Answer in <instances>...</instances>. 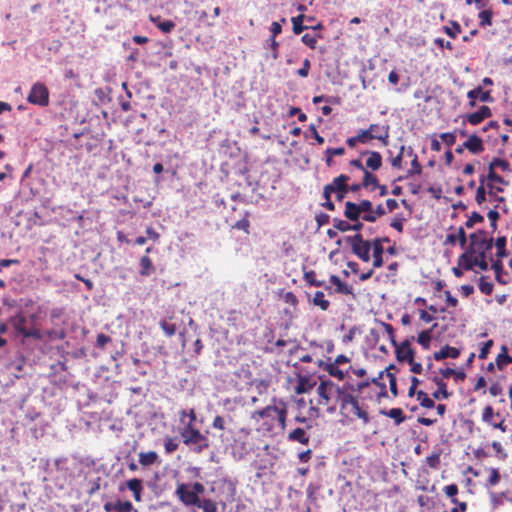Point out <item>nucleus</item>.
Masks as SVG:
<instances>
[{
  "label": "nucleus",
  "instance_id": "4c0bfd02",
  "mask_svg": "<svg viewBox=\"0 0 512 512\" xmlns=\"http://www.w3.org/2000/svg\"><path fill=\"white\" fill-rule=\"evenodd\" d=\"M195 507L202 509L203 512H217V503L207 498H200L199 503Z\"/></svg>",
  "mask_w": 512,
  "mask_h": 512
},
{
  "label": "nucleus",
  "instance_id": "f257e3e1",
  "mask_svg": "<svg viewBox=\"0 0 512 512\" xmlns=\"http://www.w3.org/2000/svg\"><path fill=\"white\" fill-rule=\"evenodd\" d=\"M37 315L35 313H28L20 310L14 316H11L9 323L13 326L15 331L22 335L23 338H34L40 340L42 335L39 329L35 327Z\"/></svg>",
  "mask_w": 512,
  "mask_h": 512
},
{
  "label": "nucleus",
  "instance_id": "393cba45",
  "mask_svg": "<svg viewBox=\"0 0 512 512\" xmlns=\"http://www.w3.org/2000/svg\"><path fill=\"white\" fill-rule=\"evenodd\" d=\"M87 482V493L88 495L95 494L100 489L101 477L96 475L95 473H88L85 477Z\"/></svg>",
  "mask_w": 512,
  "mask_h": 512
},
{
  "label": "nucleus",
  "instance_id": "09e8293b",
  "mask_svg": "<svg viewBox=\"0 0 512 512\" xmlns=\"http://www.w3.org/2000/svg\"><path fill=\"white\" fill-rule=\"evenodd\" d=\"M377 323L384 329V331L388 335V339L391 342L393 346H396V338L394 334V328L391 324L383 322V321H377Z\"/></svg>",
  "mask_w": 512,
  "mask_h": 512
},
{
  "label": "nucleus",
  "instance_id": "9d476101",
  "mask_svg": "<svg viewBox=\"0 0 512 512\" xmlns=\"http://www.w3.org/2000/svg\"><path fill=\"white\" fill-rule=\"evenodd\" d=\"M484 234H487V232L483 229H479L469 235L470 243L466 248L474 255L483 257V253H486L484 248Z\"/></svg>",
  "mask_w": 512,
  "mask_h": 512
},
{
  "label": "nucleus",
  "instance_id": "5701e85b",
  "mask_svg": "<svg viewBox=\"0 0 512 512\" xmlns=\"http://www.w3.org/2000/svg\"><path fill=\"white\" fill-rule=\"evenodd\" d=\"M150 21L163 33H170L175 28L176 24L172 20H163L160 16L150 15Z\"/></svg>",
  "mask_w": 512,
  "mask_h": 512
},
{
  "label": "nucleus",
  "instance_id": "7ed1b4c3",
  "mask_svg": "<svg viewBox=\"0 0 512 512\" xmlns=\"http://www.w3.org/2000/svg\"><path fill=\"white\" fill-rule=\"evenodd\" d=\"M261 418H271L278 421L281 429L286 427L287 402L276 397L272 398L271 404L256 412Z\"/></svg>",
  "mask_w": 512,
  "mask_h": 512
},
{
  "label": "nucleus",
  "instance_id": "ea45409f",
  "mask_svg": "<svg viewBox=\"0 0 512 512\" xmlns=\"http://www.w3.org/2000/svg\"><path fill=\"white\" fill-rule=\"evenodd\" d=\"M417 400L420 402V405L424 408L432 409L435 407L434 400L430 398L428 394L422 390L417 391Z\"/></svg>",
  "mask_w": 512,
  "mask_h": 512
},
{
  "label": "nucleus",
  "instance_id": "e433bc0d",
  "mask_svg": "<svg viewBox=\"0 0 512 512\" xmlns=\"http://www.w3.org/2000/svg\"><path fill=\"white\" fill-rule=\"evenodd\" d=\"M324 297H325V295H324V293L322 291H317L314 294V297L312 299V303L315 306L320 307L321 310L326 311V310H328V308L330 306V302L328 300H326Z\"/></svg>",
  "mask_w": 512,
  "mask_h": 512
},
{
  "label": "nucleus",
  "instance_id": "13d9d810",
  "mask_svg": "<svg viewBox=\"0 0 512 512\" xmlns=\"http://www.w3.org/2000/svg\"><path fill=\"white\" fill-rule=\"evenodd\" d=\"M445 494L451 498L452 503H458V499L455 496L458 493V486L456 484H450L444 488Z\"/></svg>",
  "mask_w": 512,
  "mask_h": 512
},
{
  "label": "nucleus",
  "instance_id": "423d86ee",
  "mask_svg": "<svg viewBox=\"0 0 512 512\" xmlns=\"http://www.w3.org/2000/svg\"><path fill=\"white\" fill-rule=\"evenodd\" d=\"M27 101L31 104L46 107L49 105V90L45 84L36 82L32 85Z\"/></svg>",
  "mask_w": 512,
  "mask_h": 512
},
{
  "label": "nucleus",
  "instance_id": "4be33fe9",
  "mask_svg": "<svg viewBox=\"0 0 512 512\" xmlns=\"http://www.w3.org/2000/svg\"><path fill=\"white\" fill-rule=\"evenodd\" d=\"M343 214L349 221H358L362 216L358 204L352 201L345 203Z\"/></svg>",
  "mask_w": 512,
  "mask_h": 512
},
{
  "label": "nucleus",
  "instance_id": "3c124183",
  "mask_svg": "<svg viewBox=\"0 0 512 512\" xmlns=\"http://www.w3.org/2000/svg\"><path fill=\"white\" fill-rule=\"evenodd\" d=\"M493 287H494L493 283L487 282L485 276H481L479 278V290L483 294L490 295L493 292Z\"/></svg>",
  "mask_w": 512,
  "mask_h": 512
},
{
  "label": "nucleus",
  "instance_id": "a18cd8bd",
  "mask_svg": "<svg viewBox=\"0 0 512 512\" xmlns=\"http://www.w3.org/2000/svg\"><path fill=\"white\" fill-rule=\"evenodd\" d=\"M484 221V217L477 211H473L472 214L465 222V227L470 229L473 228L475 224L482 223Z\"/></svg>",
  "mask_w": 512,
  "mask_h": 512
},
{
  "label": "nucleus",
  "instance_id": "6e6552de",
  "mask_svg": "<svg viewBox=\"0 0 512 512\" xmlns=\"http://www.w3.org/2000/svg\"><path fill=\"white\" fill-rule=\"evenodd\" d=\"M236 484L237 481L229 477H223L218 481L219 488L225 494L224 500L220 501L224 509L227 503H232L235 501V496L237 492Z\"/></svg>",
  "mask_w": 512,
  "mask_h": 512
},
{
  "label": "nucleus",
  "instance_id": "c756f323",
  "mask_svg": "<svg viewBox=\"0 0 512 512\" xmlns=\"http://www.w3.org/2000/svg\"><path fill=\"white\" fill-rule=\"evenodd\" d=\"M127 487L130 491L133 492L134 498L136 501L141 500V492H142V480L138 478H133L127 481Z\"/></svg>",
  "mask_w": 512,
  "mask_h": 512
},
{
  "label": "nucleus",
  "instance_id": "f3484780",
  "mask_svg": "<svg viewBox=\"0 0 512 512\" xmlns=\"http://www.w3.org/2000/svg\"><path fill=\"white\" fill-rule=\"evenodd\" d=\"M468 99H479L484 103H492L494 102V98L491 95V91H483L482 85L477 86L476 88L468 91L467 93Z\"/></svg>",
  "mask_w": 512,
  "mask_h": 512
},
{
  "label": "nucleus",
  "instance_id": "79ce46f5",
  "mask_svg": "<svg viewBox=\"0 0 512 512\" xmlns=\"http://www.w3.org/2000/svg\"><path fill=\"white\" fill-rule=\"evenodd\" d=\"M396 359L399 362H412L414 359V350L413 349H404L403 351L396 349L395 350Z\"/></svg>",
  "mask_w": 512,
  "mask_h": 512
},
{
  "label": "nucleus",
  "instance_id": "c9c22d12",
  "mask_svg": "<svg viewBox=\"0 0 512 512\" xmlns=\"http://www.w3.org/2000/svg\"><path fill=\"white\" fill-rule=\"evenodd\" d=\"M442 454V450L437 448L432 452L431 455L426 457V464L432 469H438L440 466V457Z\"/></svg>",
  "mask_w": 512,
  "mask_h": 512
},
{
  "label": "nucleus",
  "instance_id": "4d7b16f0",
  "mask_svg": "<svg viewBox=\"0 0 512 512\" xmlns=\"http://www.w3.org/2000/svg\"><path fill=\"white\" fill-rule=\"evenodd\" d=\"M333 226L336 230H338L340 232L350 231V223L348 221H345V220H342L339 218L333 219Z\"/></svg>",
  "mask_w": 512,
  "mask_h": 512
},
{
  "label": "nucleus",
  "instance_id": "5fc2aeb1",
  "mask_svg": "<svg viewBox=\"0 0 512 512\" xmlns=\"http://www.w3.org/2000/svg\"><path fill=\"white\" fill-rule=\"evenodd\" d=\"M444 31L449 37L456 38L461 31V27L458 22L451 21V26H444Z\"/></svg>",
  "mask_w": 512,
  "mask_h": 512
},
{
  "label": "nucleus",
  "instance_id": "69168bd1",
  "mask_svg": "<svg viewBox=\"0 0 512 512\" xmlns=\"http://www.w3.org/2000/svg\"><path fill=\"white\" fill-rule=\"evenodd\" d=\"M249 213L246 212L245 213V216L238 220L235 224H234V228L238 229V230H242L244 232H248V229H249V226H250V222L249 220L247 219Z\"/></svg>",
  "mask_w": 512,
  "mask_h": 512
},
{
  "label": "nucleus",
  "instance_id": "20e7f679",
  "mask_svg": "<svg viewBox=\"0 0 512 512\" xmlns=\"http://www.w3.org/2000/svg\"><path fill=\"white\" fill-rule=\"evenodd\" d=\"M344 240L351 246L353 254L359 259L363 262L370 261L371 241L364 240L361 233L346 236Z\"/></svg>",
  "mask_w": 512,
  "mask_h": 512
},
{
  "label": "nucleus",
  "instance_id": "f704fd0d",
  "mask_svg": "<svg viewBox=\"0 0 512 512\" xmlns=\"http://www.w3.org/2000/svg\"><path fill=\"white\" fill-rule=\"evenodd\" d=\"M336 393L342 402L343 408L346 407V405L352 406L358 401L352 394L345 393L341 387H336Z\"/></svg>",
  "mask_w": 512,
  "mask_h": 512
},
{
  "label": "nucleus",
  "instance_id": "72a5a7b5",
  "mask_svg": "<svg viewBox=\"0 0 512 512\" xmlns=\"http://www.w3.org/2000/svg\"><path fill=\"white\" fill-rule=\"evenodd\" d=\"M507 238L505 236H499L495 240L496 246V257L502 259L508 255L506 250Z\"/></svg>",
  "mask_w": 512,
  "mask_h": 512
},
{
  "label": "nucleus",
  "instance_id": "aec40b11",
  "mask_svg": "<svg viewBox=\"0 0 512 512\" xmlns=\"http://www.w3.org/2000/svg\"><path fill=\"white\" fill-rule=\"evenodd\" d=\"M371 248L373 249V258H374L373 259V267L374 268H379L384 263V260H383L384 248L381 245V240L374 239L371 242Z\"/></svg>",
  "mask_w": 512,
  "mask_h": 512
},
{
  "label": "nucleus",
  "instance_id": "2eb2a0df",
  "mask_svg": "<svg viewBox=\"0 0 512 512\" xmlns=\"http://www.w3.org/2000/svg\"><path fill=\"white\" fill-rule=\"evenodd\" d=\"M106 512H132L133 505L130 501L117 500L116 502H106L103 506Z\"/></svg>",
  "mask_w": 512,
  "mask_h": 512
},
{
  "label": "nucleus",
  "instance_id": "bf43d9fd",
  "mask_svg": "<svg viewBox=\"0 0 512 512\" xmlns=\"http://www.w3.org/2000/svg\"><path fill=\"white\" fill-rule=\"evenodd\" d=\"M489 167H492L493 169L495 167H499L503 171H510V164L508 163V161L501 158H494L489 164Z\"/></svg>",
  "mask_w": 512,
  "mask_h": 512
},
{
  "label": "nucleus",
  "instance_id": "864d4df0",
  "mask_svg": "<svg viewBox=\"0 0 512 512\" xmlns=\"http://www.w3.org/2000/svg\"><path fill=\"white\" fill-rule=\"evenodd\" d=\"M488 195L487 186L479 185L476 190L475 201L478 205H482L486 201Z\"/></svg>",
  "mask_w": 512,
  "mask_h": 512
},
{
  "label": "nucleus",
  "instance_id": "37998d69",
  "mask_svg": "<svg viewBox=\"0 0 512 512\" xmlns=\"http://www.w3.org/2000/svg\"><path fill=\"white\" fill-rule=\"evenodd\" d=\"M362 186L364 188H367L369 186H372V190L374 188H376L377 186H379V182H378V179L375 175H373L371 172H369L368 170H364V177H363V180H362Z\"/></svg>",
  "mask_w": 512,
  "mask_h": 512
},
{
  "label": "nucleus",
  "instance_id": "dca6fc26",
  "mask_svg": "<svg viewBox=\"0 0 512 512\" xmlns=\"http://www.w3.org/2000/svg\"><path fill=\"white\" fill-rule=\"evenodd\" d=\"M316 385V381L311 380L310 376L298 375V382L295 387L297 394H304L310 392Z\"/></svg>",
  "mask_w": 512,
  "mask_h": 512
},
{
  "label": "nucleus",
  "instance_id": "9b49d317",
  "mask_svg": "<svg viewBox=\"0 0 512 512\" xmlns=\"http://www.w3.org/2000/svg\"><path fill=\"white\" fill-rule=\"evenodd\" d=\"M429 379H431V381L437 386V390H435L432 393V397L434 399H437V400L448 399L451 396L452 393L448 392L447 384L443 378H441L437 375H434V376L429 377Z\"/></svg>",
  "mask_w": 512,
  "mask_h": 512
},
{
  "label": "nucleus",
  "instance_id": "774afa93",
  "mask_svg": "<svg viewBox=\"0 0 512 512\" xmlns=\"http://www.w3.org/2000/svg\"><path fill=\"white\" fill-rule=\"evenodd\" d=\"M311 67V62L308 58H305L302 63V67L297 70V75H299L302 78H305L309 75Z\"/></svg>",
  "mask_w": 512,
  "mask_h": 512
},
{
  "label": "nucleus",
  "instance_id": "8fccbe9b",
  "mask_svg": "<svg viewBox=\"0 0 512 512\" xmlns=\"http://www.w3.org/2000/svg\"><path fill=\"white\" fill-rule=\"evenodd\" d=\"M159 325H160L161 329L164 331V333L166 334V336H168V337L175 335V333L177 331L176 324L169 323L166 320H161L159 322Z\"/></svg>",
  "mask_w": 512,
  "mask_h": 512
},
{
  "label": "nucleus",
  "instance_id": "052dcab7",
  "mask_svg": "<svg viewBox=\"0 0 512 512\" xmlns=\"http://www.w3.org/2000/svg\"><path fill=\"white\" fill-rule=\"evenodd\" d=\"M281 23H286L285 18H281L280 22L274 21L271 23V26L269 28L271 32L270 38H276L277 35H279L282 32V25Z\"/></svg>",
  "mask_w": 512,
  "mask_h": 512
},
{
  "label": "nucleus",
  "instance_id": "6e6d98bb",
  "mask_svg": "<svg viewBox=\"0 0 512 512\" xmlns=\"http://www.w3.org/2000/svg\"><path fill=\"white\" fill-rule=\"evenodd\" d=\"M483 117L481 116V114L477 111L471 113V114H467L465 116H463V121H468L471 125H478L480 124L482 121H483Z\"/></svg>",
  "mask_w": 512,
  "mask_h": 512
},
{
  "label": "nucleus",
  "instance_id": "603ef678",
  "mask_svg": "<svg viewBox=\"0 0 512 512\" xmlns=\"http://www.w3.org/2000/svg\"><path fill=\"white\" fill-rule=\"evenodd\" d=\"M405 218L403 216L402 213H398L394 216V218L392 219L391 223H390V226L392 228H394L396 231L398 232H403V223L405 222Z\"/></svg>",
  "mask_w": 512,
  "mask_h": 512
},
{
  "label": "nucleus",
  "instance_id": "0eeeda50",
  "mask_svg": "<svg viewBox=\"0 0 512 512\" xmlns=\"http://www.w3.org/2000/svg\"><path fill=\"white\" fill-rule=\"evenodd\" d=\"M379 129L378 124H370L368 129H361L358 131L359 134H364L363 140L365 144L373 139L379 140L384 146L388 145L389 142V125L382 126V134H375V131Z\"/></svg>",
  "mask_w": 512,
  "mask_h": 512
},
{
  "label": "nucleus",
  "instance_id": "c03bdc74",
  "mask_svg": "<svg viewBox=\"0 0 512 512\" xmlns=\"http://www.w3.org/2000/svg\"><path fill=\"white\" fill-rule=\"evenodd\" d=\"M315 272L313 270L307 271L304 273V280L310 285L314 287H323L325 286L324 281L317 280L315 278Z\"/></svg>",
  "mask_w": 512,
  "mask_h": 512
},
{
  "label": "nucleus",
  "instance_id": "a878e982",
  "mask_svg": "<svg viewBox=\"0 0 512 512\" xmlns=\"http://www.w3.org/2000/svg\"><path fill=\"white\" fill-rule=\"evenodd\" d=\"M139 265H140L139 273L141 276L149 277L155 271V267L152 263V260L150 259V257L148 255H144L140 258Z\"/></svg>",
  "mask_w": 512,
  "mask_h": 512
},
{
  "label": "nucleus",
  "instance_id": "58836bf2",
  "mask_svg": "<svg viewBox=\"0 0 512 512\" xmlns=\"http://www.w3.org/2000/svg\"><path fill=\"white\" fill-rule=\"evenodd\" d=\"M331 358H328V364H325V370L329 373L330 376H333L339 380H343L345 378V373L338 368L337 365L330 362Z\"/></svg>",
  "mask_w": 512,
  "mask_h": 512
},
{
  "label": "nucleus",
  "instance_id": "680f3d73",
  "mask_svg": "<svg viewBox=\"0 0 512 512\" xmlns=\"http://www.w3.org/2000/svg\"><path fill=\"white\" fill-rule=\"evenodd\" d=\"M411 166H412V168L410 170H408V172H407V177H411L414 174H421L422 167L418 161L417 155H414V158L411 161Z\"/></svg>",
  "mask_w": 512,
  "mask_h": 512
},
{
  "label": "nucleus",
  "instance_id": "a19ab883",
  "mask_svg": "<svg viewBox=\"0 0 512 512\" xmlns=\"http://www.w3.org/2000/svg\"><path fill=\"white\" fill-rule=\"evenodd\" d=\"M493 12L491 9L481 10L478 14L480 27L492 25Z\"/></svg>",
  "mask_w": 512,
  "mask_h": 512
},
{
  "label": "nucleus",
  "instance_id": "f03ea898",
  "mask_svg": "<svg viewBox=\"0 0 512 512\" xmlns=\"http://www.w3.org/2000/svg\"><path fill=\"white\" fill-rule=\"evenodd\" d=\"M183 443L193 452L201 453L209 447L208 437L201 433L194 425L187 423L180 431Z\"/></svg>",
  "mask_w": 512,
  "mask_h": 512
},
{
  "label": "nucleus",
  "instance_id": "0e129e2a",
  "mask_svg": "<svg viewBox=\"0 0 512 512\" xmlns=\"http://www.w3.org/2000/svg\"><path fill=\"white\" fill-rule=\"evenodd\" d=\"M353 413L360 419L364 421V423H367L369 421L368 413L364 410H362L359 406L358 401L352 405Z\"/></svg>",
  "mask_w": 512,
  "mask_h": 512
},
{
  "label": "nucleus",
  "instance_id": "e2e57ef3",
  "mask_svg": "<svg viewBox=\"0 0 512 512\" xmlns=\"http://www.w3.org/2000/svg\"><path fill=\"white\" fill-rule=\"evenodd\" d=\"M317 393L319 395V404H328L331 396L329 391L323 389V385L317 387Z\"/></svg>",
  "mask_w": 512,
  "mask_h": 512
},
{
  "label": "nucleus",
  "instance_id": "ddd939ff",
  "mask_svg": "<svg viewBox=\"0 0 512 512\" xmlns=\"http://www.w3.org/2000/svg\"><path fill=\"white\" fill-rule=\"evenodd\" d=\"M349 176L346 174H341L338 177L334 178V184L336 185L335 193L336 199L338 201H342L348 192V180Z\"/></svg>",
  "mask_w": 512,
  "mask_h": 512
},
{
  "label": "nucleus",
  "instance_id": "cd10ccee",
  "mask_svg": "<svg viewBox=\"0 0 512 512\" xmlns=\"http://www.w3.org/2000/svg\"><path fill=\"white\" fill-rule=\"evenodd\" d=\"M510 363H512V357L508 355V348L503 345L501 352L496 357V366L499 370H503V368Z\"/></svg>",
  "mask_w": 512,
  "mask_h": 512
},
{
  "label": "nucleus",
  "instance_id": "de8ad7c7",
  "mask_svg": "<svg viewBox=\"0 0 512 512\" xmlns=\"http://www.w3.org/2000/svg\"><path fill=\"white\" fill-rule=\"evenodd\" d=\"M488 182H496L502 185H508V181H506L502 176L498 175L492 167L488 168L487 174Z\"/></svg>",
  "mask_w": 512,
  "mask_h": 512
},
{
  "label": "nucleus",
  "instance_id": "1a4fd4ad",
  "mask_svg": "<svg viewBox=\"0 0 512 512\" xmlns=\"http://www.w3.org/2000/svg\"><path fill=\"white\" fill-rule=\"evenodd\" d=\"M175 493L185 506H196L199 503L200 497L195 495L189 484H178Z\"/></svg>",
  "mask_w": 512,
  "mask_h": 512
},
{
  "label": "nucleus",
  "instance_id": "39448f33",
  "mask_svg": "<svg viewBox=\"0 0 512 512\" xmlns=\"http://www.w3.org/2000/svg\"><path fill=\"white\" fill-rule=\"evenodd\" d=\"M68 464L69 460L65 457L55 460L54 481L55 485L60 489L65 488V486L69 484L70 478L72 476V471L70 470Z\"/></svg>",
  "mask_w": 512,
  "mask_h": 512
},
{
  "label": "nucleus",
  "instance_id": "2f4dec72",
  "mask_svg": "<svg viewBox=\"0 0 512 512\" xmlns=\"http://www.w3.org/2000/svg\"><path fill=\"white\" fill-rule=\"evenodd\" d=\"M305 18L306 17L304 14H299V15L291 18V22L293 25L292 30H293L294 34L299 35L304 30H307L309 28V26L303 25Z\"/></svg>",
  "mask_w": 512,
  "mask_h": 512
},
{
  "label": "nucleus",
  "instance_id": "bb28decb",
  "mask_svg": "<svg viewBox=\"0 0 512 512\" xmlns=\"http://www.w3.org/2000/svg\"><path fill=\"white\" fill-rule=\"evenodd\" d=\"M380 413L393 419L396 425H400L406 420V416L404 415L403 410L401 408H392L387 411L382 410L380 411Z\"/></svg>",
  "mask_w": 512,
  "mask_h": 512
},
{
  "label": "nucleus",
  "instance_id": "4468645a",
  "mask_svg": "<svg viewBox=\"0 0 512 512\" xmlns=\"http://www.w3.org/2000/svg\"><path fill=\"white\" fill-rule=\"evenodd\" d=\"M460 356V350L449 345L443 346L439 351L433 353V359L440 361L446 358L457 359Z\"/></svg>",
  "mask_w": 512,
  "mask_h": 512
},
{
  "label": "nucleus",
  "instance_id": "f8f14e48",
  "mask_svg": "<svg viewBox=\"0 0 512 512\" xmlns=\"http://www.w3.org/2000/svg\"><path fill=\"white\" fill-rule=\"evenodd\" d=\"M462 147H465L472 154H479L484 151V145L482 139L476 135L472 134L469 138L462 144Z\"/></svg>",
  "mask_w": 512,
  "mask_h": 512
},
{
  "label": "nucleus",
  "instance_id": "7c9ffc66",
  "mask_svg": "<svg viewBox=\"0 0 512 512\" xmlns=\"http://www.w3.org/2000/svg\"><path fill=\"white\" fill-rule=\"evenodd\" d=\"M158 460V454L155 451L141 452L139 454V463L143 467L153 465Z\"/></svg>",
  "mask_w": 512,
  "mask_h": 512
},
{
  "label": "nucleus",
  "instance_id": "49530a36",
  "mask_svg": "<svg viewBox=\"0 0 512 512\" xmlns=\"http://www.w3.org/2000/svg\"><path fill=\"white\" fill-rule=\"evenodd\" d=\"M321 36L319 34L306 33L302 36L301 41L311 49H315L317 39Z\"/></svg>",
  "mask_w": 512,
  "mask_h": 512
},
{
  "label": "nucleus",
  "instance_id": "412c9836",
  "mask_svg": "<svg viewBox=\"0 0 512 512\" xmlns=\"http://www.w3.org/2000/svg\"><path fill=\"white\" fill-rule=\"evenodd\" d=\"M361 155H368L366 166L373 171L378 170L382 166V156L377 151H364Z\"/></svg>",
  "mask_w": 512,
  "mask_h": 512
},
{
  "label": "nucleus",
  "instance_id": "c85d7f7f",
  "mask_svg": "<svg viewBox=\"0 0 512 512\" xmlns=\"http://www.w3.org/2000/svg\"><path fill=\"white\" fill-rule=\"evenodd\" d=\"M488 189V196L490 197V201L496 202V203H503L505 202V198L502 196H498V193L503 192V188L500 186H495L493 183L488 182L486 184Z\"/></svg>",
  "mask_w": 512,
  "mask_h": 512
},
{
  "label": "nucleus",
  "instance_id": "a211bd4d",
  "mask_svg": "<svg viewBox=\"0 0 512 512\" xmlns=\"http://www.w3.org/2000/svg\"><path fill=\"white\" fill-rule=\"evenodd\" d=\"M464 249V253H462L458 257L457 264L466 271L473 270L476 263L475 255L472 252H470L467 248Z\"/></svg>",
  "mask_w": 512,
  "mask_h": 512
},
{
  "label": "nucleus",
  "instance_id": "b1692460",
  "mask_svg": "<svg viewBox=\"0 0 512 512\" xmlns=\"http://www.w3.org/2000/svg\"><path fill=\"white\" fill-rule=\"evenodd\" d=\"M331 284L335 285V292L344 295H353V287L341 281L337 275H331L329 278Z\"/></svg>",
  "mask_w": 512,
  "mask_h": 512
},
{
  "label": "nucleus",
  "instance_id": "6ab92c4d",
  "mask_svg": "<svg viewBox=\"0 0 512 512\" xmlns=\"http://www.w3.org/2000/svg\"><path fill=\"white\" fill-rule=\"evenodd\" d=\"M307 430L308 429L305 427H297L288 434L287 439L292 442H298L300 444L307 445L310 440V437L307 434Z\"/></svg>",
  "mask_w": 512,
  "mask_h": 512
},
{
  "label": "nucleus",
  "instance_id": "338daca9",
  "mask_svg": "<svg viewBox=\"0 0 512 512\" xmlns=\"http://www.w3.org/2000/svg\"><path fill=\"white\" fill-rule=\"evenodd\" d=\"M493 416H494V410H493L492 406L487 405L483 409V412H482V421L491 425L493 423L492 422Z\"/></svg>",
  "mask_w": 512,
  "mask_h": 512
},
{
  "label": "nucleus",
  "instance_id": "473e14b6",
  "mask_svg": "<svg viewBox=\"0 0 512 512\" xmlns=\"http://www.w3.org/2000/svg\"><path fill=\"white\" fill-rule=\"evenodd\" d=\"M437 327L435 323L430 330H423L418 334L417 342L424 348L429 349L432 340L431 330Z\"/></svg>",
  "mask_w": 512,
  "mask_h": 512
}]
</instances>
